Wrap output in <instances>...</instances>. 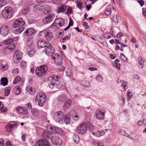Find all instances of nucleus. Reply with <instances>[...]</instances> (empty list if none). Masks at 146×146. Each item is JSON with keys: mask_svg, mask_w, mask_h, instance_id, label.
I'll use <instances>...</instances> for the list:
<instances>
[{"mask_svg": "<svg viewBox=\"0 0 146 146\" xmlns=\"http://www.w3.org/2000/svg\"><path fill=\"white\" fill-rule=\"evenodd\" d=\"M45 36L46 39L47 40L49 41L52 38L53 35L50 31L46 30Z\"/></svg>", "mask_w": 146, "mask_h": 146, "instance_id": "16", "label": "nucleus"}, {"mask_svg": "<svg viewBox=\"0 0 146 146\" xmlns=\"http://www.w3.org/2000/svg\"><path fill=\"white\" fill-rule=\"evenodd\" d=\"M113 20L114 22L115 23H117L118 22V19L117 18V16L115 15L113 16Z\"/></svg>", "mask_w": 146, "mask_h": 146, "instance_id": "57", "label": "nucleus"}, {"mask_svg": "<svg viewBox=\"0 0 146 146\" xmlns=\"http://www.w3.org/2000/svg\"><path fill=\"white\" fill-rule=\"evenodd\" d=\"M53 132H55L59 134H61L63 132L62 129L56 126L53 127Z\"/></svg>", "mask_w": 146, "mask_h": 146, "instance_id": "25", "label": "nucleus"}, {"mask_svg": "<svg viewBox=\"0 0 146 146\" xmlns=\"http://www.w3.org/2000/svg\"><path fill=\"white\" fill-rule=\"evenodd\" d=\"M16 109L17 113L19 114L22 113L25 114L27 113H28L27 110L24 107H17L16 108Z\"/></svg>", "mask_w": 146, "mask_h": 146, "instance_id": "15", "label": "nucleus"}, {"mask_svg": "<svg viewBox=\"0 0 146 146\" xmlns=\"http://www.w3.org/2000/svg\"><path fill=\"white\" fill-rule=\"evenodd\" d=\"M87 123V127H88L90 132H91L93 135H95V134L94 131V128L92 124L90 123Z\"/></svg>", "mask_w": 146, "mask_h": 146, "instance_id": "24", "label": "nucleus"}, {"mask_svg": "<svg viewBox=\"0 0 146 146\" xmlns=\"http://www.w3.org/2000/svg\"><path fill=\"white\" fill-rule=\"evenodd\" d=\"M71 103L72 102L70 100H68L64 105L63 108L65 110L68 109L70 107Z\"/></svg>", "mask_w": 146, "mask_h": 146, "instance_id": "28", "label": "nucleus"}, {"mask_svg": "<svg viewBox=\"0 0 146 146\" xmlns=\"http://www.w3.org/2000/svg\"><path fill=\"white\" fill-rule=\"evenodd\" d=\"M44 51L45 54L48 56H51L54 52L55 49L50 43H48L45 44Z\"/></svg>", "mask_w": 146, "mask_h": 146, "instance_id": "5", "label": "nucleus"}, {"mask_svg": "<svg viewBox=\"0 0 146 146\" xmlns=\"http://www.w3.org/2000/svg\"><path fill=\"white\" fill-rule=\"evenodd\" d=\"M65 68V66H61L58 68V70L60 71H63L64 70Z\"/></svg>", "mask_w": 146, "mask_h": 146, "instance_id": "58", "label": "nucleus"}, {"mask_svg": "<svg viewBox=\"0 0 146 146\" xmlns=\"http://www.w3.org/2000/svg\"><path fill=\"white\" fill-rule=\"evenodd\" d=\"M11 88L10 87H7L5 88V95L6 96H8L10 94Z\"/></svg>", "mask_w": 146, "mask_h": 146, "instance_id": "42", "label": "nucleus"}, {"mask_svg": "<svg viewBox=\"0 0 146 146\" xmlns=\"http://www.w3.org/2000/svg\"><path fill=\"white\" fill-rule=\"evenodd\" d=\"M53 127H52L50 125H48L46 127L47 130L46 131H48V132L52 133V132L53 131Z\"/></svg>", "mask_w": 146, "mask_h": 146, "instance_id": "46", "label": "nucleus"}, {"mask_svg": "<svg viewBox=\"0 0 146 146\" xmlns=\"http://www.w3.org/2000/svg\"><path fill=\"white\" fill-rule=\"evenodd\" d=\"M66 9V7L65 5H62L60 7L57 11V13H59L62 12H65Z\"/></svg>", "mask_w": 146, "mask_h": 146, "instance_id": "27", "label": "nucleus"}, {"mask_svg": "<svg viewBox=\"0 0 146 146\" xmlns=\"http://www.w3.org/2000/svg\"><path fill=\"white\" fill-rule=\"evenodd\" d=\"M32 114L36 117H38L39 115V112L38 110L35 108H33L31 110Z\"/></svg>", "mask_w": 146, "mask_h": 146, "instance_id": "31", "label": "nucleus"}, {"mask_svg": "<svg viewBox=\"0 0 146 146\" xmlns=\"http://www.w3.org/2000/svg\"><path fill=\"white\" fill-rule=\"evenodd\" d=\"M66 75L67 76L69 77H71V72L70 69H68L66 71Z\"/></svg>", "mask_w": 146, "mask_h": 146, "instance_id": "47", "label": "nucleus"}, {"mask_svg": "<svg viewBox=\"0 0 146 146\" xmlns=\"http://www.w3.org/2000/svg\"><path fill=\"white\" fill-rule=\"evenodd\" d=\"M138 60L139 66L140 67V66H141V68H143L144 63L143 59L141 57H139L138 58Z\"/></svg>", "mask_w": 146, "mask_h": 146, "instance_id": "40", "label": "nucleus"}, {"mask_svg": "<svg viewBox=\"0 0 146 146\" xmlns=\"http://www.w3.org/2000/svg\"><path fill=\"white\" fill-rule=\"evenodd\" d=\"M42 11L46 14H49L51 12V8L48 5H43Z\"/></svg>", "mask_w": 146, "mask_h": 146, "instance_id": "19", "label": "nucleus"}, {"mask_svg": "<svg viewBox=\"0 0 146 146\" xmlns=\"http://www.w3.org/2000/svg\"><path fill=\"white\" fill-rule=\"evenodd\" d=\"M73 139L74 142L76 143H78L80 141L79 136L76 134H74L73 137Z\"/></svg>", "mask_w": 146, "mask_h": 146, "instance_id": "38", "label": "nucleus"}, {"mask_svg": "<svg viewBox=\"0 0 146 146\" xmlns=\"http://www.w3.org/2000/svg\"><path fill=\"white\" fill-rule=\"evenodd\" d=\"M30 11V9L28 7H26L23 9L22 11V13L23 14H26L28 13Z\"/></svg>", "mask_w": 146, "mask_h": 146, "instance_id": "41", "label": "nucleus"}, {"mask_svg": "<svg viewBox=\"0 0 146 146\" xmlns=\"http://www.w3.org/2000/svg\"><path fill=\"white\" fill-rule=\"evenodd\" d=\"M9 31V28L6 25L3 26L0 29V34L3 36L7 35Z\"/></svg>", "mask_w": 146, "mask_h": 146, "instance_id": "11", "label": "nucleus"}, {"mask_svg": "<svg viewBox=\"0 0 146 146\" xmlns=\"http://www.w3.org/2000/svg\"><path fill=\"white\" fill-rule=\"evenodd\" d=\"M127 96L129 98H132L133 96L132 93L130 92H128L127 93Z\"/></svg>", "mask_w": 146, "mask_h": 146, "instance_id": "61", "label": "nucleus"}, {"mask_svg": "<svg viewBox=\"0 0 146 146\" xmlns=\"http://www.w3.org/2000/svg\"><path fill=\"white\" fill-rule=\"evenodd\" d=\"M52 135V133L47 131H44L42 133V136L44 139H49Z\"/></svg>", "mask_w": 146, "mask_h": 146, "instance_id": "20", "label": "nucleus"}, {"mask_svg": "<svg viewBox=\"0 0 146 146\" xmlns=\"http://www.w3.org/2000/svg\"><path fill=\"white\" fill-rule=\"evenodd\" d=\"M63 119L64 122L66 124H69L70 123V118L69 115L68 114L66 115Z\"/></svg>", "mask_w": 146, "mask_h": 146, "instance_id": "29", "label": "nucleus"}, {"mask_svg": "<svg viewBox=\"0 0 146 146\" xmlns=\"http://www.w3.org/2000/svg\"><path fill=\"white\" fill-rule=\"evenodd\" d=\"M111 12V9L108 8L105 11V13L107 15H108L110 14Z\"/></svg>", "mask_w": 146, "mask_h": 146, "instance_id": "54", "label": "nucleus"}, {"mask_svg": "<svg viewBox=\"0 0 146 146\" xmlns=\"http://www.w3.org/2000/svg\"><path fill=\"white\" fill-rule=\"evenodd\" d=\"M22 55L21 52L19 50H16L13 56L14 60L15 62L19 61L21 60Z\"/></svg>", "mask_w": 146, "mask_h": 146, "instance_id": "12", "label": "nucleus"}, {"mask_svg": "<svg viewBox=\"0 0 146 146\" xmlns=\"http://www.w3.org/2000/svg\"><path fill=\"white\" fill-rule=\"evenodd\" d=\"M36 146H50L48 141L46 139H40L36 144Z\"/></svg>", "mask_w": 146, "mask_h": 146, "instance_id": "13", "label": "nucleus"}, {"mask_svg": "<svg viewBox=\"0 0 146 146\" xmlns=\"http://www.w3.org/2000/svg\"><path fill=\"white\" fill-rule=\"evenodd\" d=\"M121 57L123 61H125L127 60V58L125 57V56L123 54H121Z\"/></svg>", "mask_w": 146, "mask_h": 146, "instance_id": "62", "label": "nucleus"}, {"mask_svg": "<svg viewBox=\"0 0 146 146\" xmlns=\"http://www.w3.org/2000/svg\"><path fill=\"white\" fill-rule=\"evenodd\" d=\"M0 146H5L4 141L3 139H0Z\"/></svg>", "mask_w": 146, "mask_h": 146, "instance_id": "63", "label": "nucleus"}, {"mask_svg": "<svg viewBox=\"0 0 146 146\" xmlns=\"http://www.w3.org/2000/svg\"><path fill=\"white\" fill-rule=\"evenodd\" d=\"M25 33L27 35L30 36L32 34H35L36 32L33 28H29L25 31Z\"/></svg>", "mask_w": 146, "mask_h": 146, "instance_id": "17", "label": "nucleus"}, {"mask_svg": "<svg viewBox=\"0 0 146 146\" xmlns=\"http://www.w3.org/2000/svg\"><path fill=\"white\" fill-rule=\"evenodd\" d=\"M119 133L121 135H123L125 136L129 137V135L127 133L125 132V131L123 129H121L120 130Z\"/></svg>", "mask_w": 146, "mask_h": 146, "instance_id": "39", "label": "nucleus"}, {"mask_svg": "<svg viewBox=\"0 0 146 146\" xmlns=\"http://www.w3.org/2000/svg\"><path fill=\"white\" fill-rule=\"evenodd\" d=\"M16 48V46L15 45L13 44H11L8 46H7V48L10 50H13L15 49Z\"/></svg>", "mask_w": 146, "mask_h": 146, "instance_id": "45", "label": "nucleus"}, {"mask_svg": "<svg viewBox=\"0 0 146 146\" xmlns=\"http://www.w3.org/2000/svg\"><path fill=\"white\" fill-rule=\"evenodd\" d=\"M24 29V27L21 26L16 29L15 31V33L16 34H19L23 31Z\"/></svg>", "mask_w": 146, "mask_h": 146, "instance_id": "37", "label": "nucleus"}, {"mask_svg": "<svg viewBox=\"0 0 146 146\" xmlns=\"http://www.w3.org/2000/svg\"><path fill=\"white\" fill-rule=\"evenodd\" d=\"M8 81L6 77L2 78L1 79L0 84L3 86H5L7 84Z\"/></svg>", "mask_w": 146, "mask_h": 146, "instance_id": "30", "label": "nucleus"}, {"mask_svg": "<svg viewBox=\"0 0 146 146\" xmlns=\"http://www.w3.org/2000/svg\"><path fill=\"white\" fill-rule=\"evenodd\" d=\"M48 67L47 66L44 65L37 67L35 72L37 76L41 77L44 75L47 72Z\"/></svg>", "mask_w": 146, "mask_h": 146, "instance_id": "1", "label": "nucleus"}, {"mask_svg": "<svg viewBox=\"0 0 146 146\" xmlns=\"http://www.w3.org/2000/svg\"><path fill=\"white\" fill-rule=\"evenodd\" d=\"M64 113L61 111L55 112L54 115V119L56 122L60 123L64 118Z\"/></svg>", "mask_w": 146, "mask_h": 146, "instance_id": "6", "label": "nucleus"}, {"mask_svg": "<svg viewBox=\"0 0 146 146\" xmlns=\"http://www.w3.org/2000/svg\"><path fill=\"white\" fill-rule=\"evenodd\" d=\"M87 123L83 122L81 123L77 129V132L80 134L84 133L88 129Z\"/></svg>", "mask_w": 146, "mask_h": 146, "instance_id": "7", "label": "nucleus"}, {"mask_svg": "<svg viewBox=\"0 0 146 146\" xmlns=\"http://www.w3.org/2000/svg\"><path fill=\"white\" fill-rule=\"evenodd\" d=\"M52 58L54 60V61L56 60L57 59L59 56H61L60 54L57 53L52 54Z\"/></svg>", "mask_w": 146, "mask_h": 146, "instance_id": "43", "label": "nucleus"}, {"mask_svg": "<svg viewBox=\"0 0 146 146\" xmlns=\"http://www.w3.org/2000/svg\"><path fill=\"white\" fill-rule=\"evenodd\" d=\"M72 13V9L71 7H68L67 9V12L66 13L68 14H69L71 13Z\"/></svg>", "mask_w": 146, "mask_h": 146, "instance_id": "60", "label": "nucleus"}, {"mask_svg": "<svg viewBox=\"0 0 146 146\" xmlns=\"http://www.w3.org/2000/svg\"><path fill=\"white\" fill-rule=\"evenodd\" d=\"M42 6L40 4H36L33 7V10L35 12L42 11Z\"/></svg>", "mask_w": 146, "mask_h": 146, "instance_id": "22", "label": "nucleus"}, {"mask_svg": "<svg viewBox=\"0 0 146 146\" xmlns=\"http://www.w3.org/2000/svg\"><path fill=\"white\" fill-rule=\"evenodd\" d=\"M15 89L17 90V92L16 93L17 94H19L21 93V88L19 86H17L15 88Z\"/></svg>", "mask_w": 146, "mask_h": 146, "instance_id": "51", "label": "nucleus"}, {"mask_svg": "<svg viewBox=\"0 0 146 146\" xmlns=\"http://www.w3.org/2000/svg\"><path fill=\"white\" fill-rule=\"evenodd\" d=\"M0 111L1 112H5L7 111V108L4 106L2 102L0 101Z\"/></svg>", "mask_w": 146, "mask_h": 146, "instance_id": "33", "label": "nucleus"}, {"mask_svg": "<svg viewBox=\"0 0 146 146\" xmlns=\"http://www.w3.org/2000/svg\"><path fill=\"white\" fill-rule=\"evenodd\" d=\"M142 14L144 17H146V9L145 8L142 9Z\"/></svg>", "mask_w": 146, "mask_h": 146, "instance_id": "64", "label": "nucleus"}, {"mask_svg": "<svg viewBox=\"0 0 146 146\" xmlns=\"http://www.w3.org/2000/svg\"><path fill=\"white\" fill-rule=\"evenodd\" d=\"M58 23V24L60 27H62L63 26L65 23V19L62 18H59L57 21Z\"/></svg>", "mask_w": 146, "mask_h": 146, "instance_id": "26", "label": "nucleus"}, {"mask_svg": "<svg viewBox=\"0 0 146 146\" xmlns=\"http://www.w3.org/2000/svg\"><path fill=\"white\" fill-rule=\"evenodd\" d=\"M55 62L58 65H60L62 62V58L61 56H59L58 58L56 60Z\"/></svg>", "mask_w": 146, "mask_h": 146, "instance_id": "36", "label": "nucleus"}, {"mask_svg": "<svg viewBox=\"0 0 146 146\" xmlns=\"http://www.w3.org/2000/svg\"><path fill=\"white\" fill-rule=\"evenodd\" d=\"M21 80V78L19 76H17L15 78L14 81L13 82L14 84H17Z\"/></svg>", "mask_w": 146, "mask_h": 146, "instance_id": "44", "label": "nucleus"}, {"mask_svg": "<svg viewBox=\"0 0 146 146\" xmlns=\"http://www.w3.org/2000/svg\"><path fill=\"white\" fill-rule=\"evenodd\" d=\"M50 139L52 144L55 145L58 144L61 145L62 143V139L56 136H53L51 137Z\"/></svg>", "mask_w": 146, "mask_h": 146, "instance_id": "9", "label": "nucleus"}, {"mask_svg": "<svg viewBox=\"0 0 146 146\" xmlns=\"http://www.w3.org/2000/svg\"><path fill=\"white\" fill-rule=\"evenodd\" d=\"M54 15L53 14L48 15L43 19L42 22L44 24H47L51 22L54 19Z\"/></svg>", "mask_w": 146, "mask_h": 146, "instance_id": "14", "label": "nucleus"}, {"mask_svg": "<svg viewBox=\"0 0 146 146\" xmlns=\"http://www.w3.org/2000/svg\"><path fill=\"white\" fill-rule=\"evenodd\" d=\"M25 24V22L23 20L22 18L18 19L14 22L13 25L14 27L17 28L19 26H23Z\"/></svg>", "mask_w": 146, "mask_h": 146, "instance_id": "10", "label": "nucleus"}, {"mask_svg": "<svg viewBox=\"0 0 146 146\" xmlns=\"http://www.w3.org/2000/svg\"><path fill=\"white\" fill-rule=\"evenodd\" d=\"M113 66L118 69L120 68V64L118 63H114L113 64Z\"/></svg>", "mask_w": 146, "mask_h": 146, "instance_id": "56", "label": "nucleus"}, {"mask_svg": "<svg viewBox=\"0 0 146 146\" xmlns=\"http://www.w3.org/2000/svg\"><path fill=\"white\" fill-rule=\"evenodd\" d=\"M96 117L98 119H104V112L101 111H97L96 112Z\"/></svg>", "mask_w": 146, "mask_h": 146, "instance_id": "18", "label": "nucleus"}, {"mask_svg": "<svg viewBox=\"0 0 146 146\" xmlns=\"http://www.w3.org/2000/svg\"><path fill=\"white\" fill-rule=\"evenodd\" d=\"M17 127V125L15 122H11L9 124L7 125L5 128L6 131L8 132H12L14 129Z\"/></svg>", "mask_w": 146, "mask_h": 146, "instance_id": "8", "label": "nucleus"}, {"mask_svg": "<svg viewBox=\"0 0 146 146\" xmlns=\"http://www.w3.org/2000/svg\"><path fill=\"white\" fill-rule=\"evenodd\" d=\"M45 41L44 40H39L37 42V47L39 48H42L45 47Z\"/></svg>", "mask_w": 146, "mask_h": 146, "instance_id": "21", "label": "nucleus"}, {"mask_svg": "<svg viewBox=\"0 0 146 146\" xmlns=\"http://www.w3.org/2000/svg\"><path fill=\"white\" fill-rule=\"evenodd\" d=\"M46 30H44L42 31H40L39 33V35L40 36H45V32H46Z\"/></svg>", "mask_w": 146, "mask_h": 146, "instance_id": "55", "label": "nucleus"}, {"mask_svg": "<svg viewBox=\"0 0 146 146\" xmlns=\"http://www.w3.org/2000/svg\"><path fill=\"white\" fill-rule=\"evenodd\" d=\"M84 86L88 87L90 86V84L88 81H86L84 82Z\"/></svg>", "mask_w": 146, "mask_h": 146, "instance_id": "59", "label": "nucleus"}, {"mask_svg": "<svg viewBox=\"0 0 146 146\" xmlns=\"http://www.w3.org/2000/svg\"><path fill=\"white\" fill-rule=\"evenodd\" d=\"M20 65L22 68H25L27 65V62L25 61H22Z\"/></svg>", "mask_w": 146, "mask_h": 146, "instance_id": "50", "label": "nucleus"}, {"mask_svg": "<svg viewBox=\"0 0 146 146\" xmlns=\"http://www.w3.org/2000/svg\"><path fill=\"white\" fill-rule=\"evenodd\" d=\"M48 78L49 80L52 82L55 83L56 86V88L59 89L61 87V85L60 84V81L61 78L60 76L53 75L50 76Z\"/></svg>", "mask_w": 146, "mask_h": 146, "instance_id": "2", "label": "nucleus"}, {"mask_svg": "<svg viewBox=\"0 0 146 146\" xmlns=\"http://www.w3.org/2000/svg\"><path fill=\"white\" fill-rule=\"evenodd\" d=\"M46 98V96L44 94L40 93L37 94L35 100L36 101H38V106L42 107L44 104Z\"/></svg>", "mask_w": 146, "mask_h": 146, "instance_id": "3", "label": "nucleus"}, {"mask_svg": "<svg viewBox=\"0 0 146 146\" xmlns=\"http://www.w3.org/2000/svg\"><path fill=\"white\" fill-rule=\"evenodd\" d=\"M14 41V39L13 38H9L4 40V42L5 44L7 45L13 42Z\"/></svg>", "mask_w": 146, "mask_h": 146, "instance_id": "35", "label": "nucleus"}, {"mask_svg": "<svg viewBox=\"0 0 146 146\" xmlns=\"http://www.w3.org/2000/svg\"><path fill=\"white\" fill-rule=\"evenodd\" d=\"M96 78L98 81L99 82H101L103 80V78L102 76L100 75H98L96 77Z\"/></svg>", "mask_w": 146, "mask_h": 146, "instance_id": "48", "label": "nucleus"}, {"mask_svg": "<svg viewBox=\"0 0 146 146\" xmlns=\"http://www.w3.org/2000/svg\"><path fill=\"white\" fill-rule=\"evenodd\" d=\"M26 91L28 92L30 94L33 95L35 93V89L30 86H28L26 88Z\"/></svg>", "mask_w": 146, "mask_h": 146, "instance_id": "23", "label": "nucleus"}, {"mask_svg": "<svg viewBox=\"0 0 146 146\" xmlns=\"http://www.w3.org/2000/svg\"><path fill=\"white\" fill-rule=\"evenodd\" d=\"M12 9L9 7H6L3 10L2 14L3 17L5 19L10 18L12 15Z\"/></svg>", "mask_w": 146, "mask_h": 146, "instance_id": "4", "label": "nucleus"}, {"mask_svg": "<svg viewBox=\"0 0 146 146\" xmlns=\"http://www.w3.org/2000/svg\"><path fill=\"white\" fill-rule=\"evenodd\" d=\"M6 4V2L5 0H0V6L1 7L3 6Z\"/></svg>", "mask_w": 146, "mask_h": 146, "instance_id": "53", "label": "nucleus"}, {"mask_svg": "<svg viewBox=\"0 0 146 146\" xmlns=\"http://www.w3.org/2000/svg\"><path fill=\"white\" fill-rule=\"evenodd\" d=\"M8 66L7 65H2L1 66V69L3 71H6L8 69Z\"/></svg>", "mask_w": 146, "mask_h": 146, "instance_id": "52", "label": "nucleus"}, {"mask_svg": "<svg viewBox=\"0 0 146 146\" xmlns=\"http://www.w3.org/2000/svg\"><path fill=\"white\" fill-rule=\"evenodd\" d=\"M76 5L77 7L80 9H82V7H84L83 3L78 1H77Z\"/></svg>", "mask_w": 146, "mask_h": 146, "instance_id": "34", "label": "nucleus"}, {"mask_svg": "<svg viewBox=\"0 0 146 146\" xmlns=\"http://www.w3.org/2000/svg\"><path fill=\"white\" fill-rule=\"evenodd\" d=\"M49 87L51 89H52L55 87L56 88V84L55 83L52 82V83H50L49 84Z\"/></svg>", "mask_w": 146, "mask_h": 146, "instance_id": "49", "label": "nucleus"}, {"mask_svg": "<svg viewBox=\"0 0 146 146\" xmlns=\"http://www.w3.org/2000/svg\"><path fill=\"white\" fill-rule=\"evenodd\" d=\"M57 100L60 102H64L67 99L66 96L64 95H62L59 96L57 98Z\"/></svg>", "mask_w": 146, "mask_h": 146, "instance_id": "32", "label": "nucleus"}]
</instances>
